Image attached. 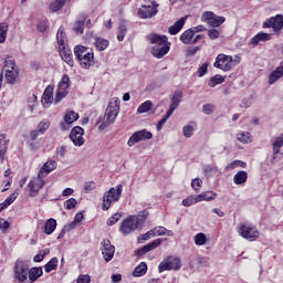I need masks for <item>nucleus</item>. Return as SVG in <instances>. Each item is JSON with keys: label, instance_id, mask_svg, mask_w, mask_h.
Returning a JSON list of instances; mask_svg holds the SVG:
<instances>
[{"label": "nucleus", "instance_id": "nucleus-48", "mask_svg": "<svg viewBox=\"0 0 283 283\" xmlns=\"http://www.w3.org/2000/svg\"><path fill=\"white\" fill-rule=\"evenodd\" d=\"M7 36H8V24L1 23L0 24V43H6Z\"/></svg>", "mask_w": 283, "mask_h": 283}, {"label": "nucleus", "instance_id": "nucleus-31", "mask_svg": "<svg viewBox=\"0 0 283 283\" xmlns=\"http://www.w3.org/2000/svg\"><path fill=\"white\" fill-rule=\"evenodd\" d=\"M4 78L9 85H14V83H17V78H19V70H7Z\"/></svg>", "mask_w": 283, "mask_h": 283}, {"label": "nucleus", "instance_id": "nucleus-6", "mask_svg": "<svg viewBox=\"0 0 283 283\" xmlns=\"http://www.w3.org/2000/svg\"><path fill=\"white\" fill-rule=\"evenodd\" d=\"M123 195V185H117L115 188H111L103 197V211H107L112 207L113 202H118Z\"/></svg>", "mask_w": 283, "mask_h": 283}, {"label": "nucleus", "instance_id": "nucleus-9", "mask_svg": "<svg viewBox=\"0 0 283 283\" xmlns=\"http://www.w3.org/2000/svg\"><path fill=\"white\" fill-rule=\"evenodd\" d=\"M40 174H38V177H32L28 184L29 189V196L30 198H36L39 196V192L41 191L42 187H45V180L43 179Z\"/></svg>", "mask_w": 283, "mask_h": 283}, {"label": "nucleus", "instance_id": "nucleus-8", "mask_svg": "<svg viewBox=\"0 0 283 283\" xmlns=\"http://www.w3.org/2000/svg\"><path fill=\"white\" fill-rule=\"evenodd\" d=\"M213 67L222 72H231L233 67V56L220 53L217 55Z\"/></svg>", "mask_w": 283, "mask_h": 283}, {"label": "nucleus", "instance_id": "nucleus-11", "mask_svg": "<svg viewBox=\"0 0 283 283\" xmlns=\"http://www.w3.org/2000/svg\"><path fill=\"white\" fill-rule=\"evenodd\" d=\"M201 21L208 23V25H211L212 28H220L227 19L224 17L216 15L212 11H206L201 15Z\"/></svg>", "mask_w": 283, "mask_h": 283}, {"label": "nucleus", "instance_id": "nucleus-20", "mask_svg": "<svg viewBox=\"0 0 283 283\" xmlns=\"http://www.w3.org/2000/svg\"><path fill=\"white\" fill-rule=\"evenodd\" d=\"M60 56L62 57L70 67H74V60L72 57V50H70V46H62L59 49Z\"/></svg>", "mask_w": 283, "mask_h": 283}, {"label": "nucleus", "instance_id": "nucleus-58", "mask_svg": "<svg viewBox=\"0 0 283 283\" xmlns=\"http://www.w3.org/2000/svg\"><path fill=\"white\" fill-rule=\"evenodd\" d=\"M120 218H122V216L119 213H115L111 218H108L106 224L108 227H114V224H116V222H118V220H120Z\"/></svg>", "mask_w": 283, "mask_h": 283}, {"label": "nucleus", "instance_id": "nucleus-24", "mask_svg": "<svg viewBox=\"0 0 283 283\" xmlns=\"http://www.w3.org/2000/svg\"><path fill=\"white\" fill-rule=\"evenodd\" d=\"M52 101H54V87L49 85L42 94V103L43 105H50Z\"/></svg>", "mask_w": 283, "mask_h": 283}, {"label": "nucleus", "instance_id": "nucleus-63", "mask_svg": "<svg viewBox=\"0 0 283 283\" xmlns=\"http://www.w3.org/2000/svg\"><path fill=\"white\" fill-rule=\"evenodd\" d=\"M191 187L195 189V191H200V187H202V181L200 178H196L191 181Z\"/></svg>", "mask_w": 283, "mask_h": 283}, {"label": "nucleus", "instance_id": "nucleus-60", "mask_svg": "<svg viewBox=\"0 0 283 283\" xmlns=\"http://www.w3.org/2000/svg\"><path fill=\"white\" fill-rule=\"evenodd\" d=\"M208 36L212 41H216V39H220V31H218V29H210L208 31Z\"/></svg>", "mask_w": 283, "mask_h": 283}, {"label": "nucleus", "instance_id": "nucleus-13", "mask_svg": "<svg viewBox=\"0 0 283 283\" xmlns=\"http://www.w3.org/2000/svg\"><path fill=\"white\" fill-rule=\"evenodd\" d=\"M151 138H154L151 132L147 129L137 130L129 137L127 145L128 147H134L136 143H140V140H151Z\"/></svg>", "mask_w": 283, "mask_h": 283}, {"label": "nucleus", "instance_id": "nucleus-30", "mask_svg": "<svg viewBox=\"0 0 283 283\" xmlns=\"http://www.w3.org/2000/svg\"><path fill=\"white\" fill-rule=\"evenodd\" d=\"M197 198L199 200V202H211V200H216V198H218V193L213 192V191H205L201 192L200 195H197Z\"/></svg>", "mask_w": 283, "mask_h": 283}, {"label": "nucleus", "instance_id": "nucleus-40", "mask_svg": "<svg viewBox=\"0 0 283 283\" xmlns=\"http://www.w3.org/2000/svg\"><path fill=\"white\" fill-rule=\"evenodd\" d=\"M153 107L154 103H151V101H146L138 106L137 114H147V112H151Z\"/></svg>", "mask_w": 283, "mask_h": 283}, {"label": "nucleus", "instance_id": "nucleus-44", "mask_svg": "<svg viewBox=\"0 0 283 283\" xmlns=\"http://www.w3.org/2000/svg\"><path fill=\"white\" fill-rule=\"evenodd\" d=\"M198 202H200V200L198 199V195L189 196L182 200V206L192 207V205H198Z\"/></svg>", "mask_w": 283, "mask_h": 283}, {"label": "nucleus", "instance_id": "nucleus-35", "mask_svg": "<svg viewBox=\"0 0 283 283\" xmlns=\"http://www.w3.org/2000/svg\"><path fill=\"white\" fill-rule=\"evenodd\" d=\"M59 269V259L56 256L52 258L45 265V273H52V271H56Z\"/></svg>", "mask_w": 283, "mask_h": 283}, {"label": "nucleus", "instance_id": "nucleus-51", "mask_svg": "<svg viewBox=\"0 0 283 283\" xmlns=\"http://www.w3.org/2000/svg\"><path fill=\"white\" fill-rule=\"evenodd\" d=\"M160 244H163V239H156L151 242H149L148 244H146V249L149 251H154V249H158V247H160Z\"/></svg>", "mask_w": 283, "mask_h": 283}, {"label": "nucleus", "instance_id": "nucleus-29", "mask_svg": "<svg viewBox=\"0 0 283 283\" xmlns=\"http://www.w3.org/2000/svg\"><path fill=\"white\" fill-rule=\"evenodd\" d=\"M247 180H249V174L244 170H240L233 176L234 185H244Z\"/></svg>", "mask_w": 283, "mask_h": 283}, {"label": "nucleus", "instance_id": "nucleus-18", "mask_svg": "<svg viewBox=\"0 0 283 283\" xmlns=\"http://www.w3.org/2000/svg\"><path fill=\"white\" fill-rule=\"evenodd\" d=\"M158 14V9L151 8V6L143 4L142 8L137 10V17L139 19H154Z\"/></svg>", "mask_w": 283, "mask_h": 283}, {"label": "nucleus", "instance_id": "nucleus-50", "mask_svg": "<svg viewBox=\"0 0 283 283\" xmlns=\"http://www.w3.org/2000/svg\"><path fill=\"white\" fill-rule=\"evenodd\" d=\"M238 167H241L242 169H247V163L242 160H234L229 166L228 169H238Z\"/></svg>", "mask_w": 283, "mask_h": 283}, {"label": "nucleus", "instance_id": "nucleus-32", "mask_svg": "<svg viewBox=\"0 0 283 283\" xmlns=\"http://www.w3.org/2000/svg\"><path fill=\"white\" fill-rule=\"evenodd\" d=\"M54 231H56V219H49L46 220L45 224H44V233L46 235H52V233H54Z\"/></svg>", "mask_w": 283, "mask_h": 283}, {"label": "nucleus", "instance_id": "nucleus-43", "mask_svg": "<svg viewBox=\"0 0 283 283\" xmlns=\"http://www.w3.org/2000/svg\"><path fill=\"white\" fill-rule=\"evenodd\" d=\"M222 83H224V76L217 74L210 78L208 85L209 87H216V85H222Z\"/></svg>", "mask_w": 283, "mask_h": 283}, {"label": "nucleus", "instance_id": "nucleus-62", "mask_svg": "<svg viewBox=\"0 0 283 283\" xmlns=\"http://www.w3.org/2000/svg\"><path fill=\"white\" fill-rule=\"evenodd\" d=\"M4 66L8 67L7 70H10V71L19 70L17 69V62H14V60H6Z\"/></svg>", "mask_w": 283, "mask_h": 283}, {"label": "nucleus", "instance_id": "nucleus-54", "mask_svg": "<svg viewBox=\"0 0 283 283\" xmlns=\"http://www.w3.org/2000/svg\"><path fill=\"white\" fill-rule=\"evenodd\" d=\"M27 145L30 151H39V148L41 147V143H39V140H27Z\"/></svg>", "mask_w": 283, "mask_h": 283}, {"label": "nucleus", "instance_id": "nucleus-38", "mask_svg": "<svg viewBox=\"0 0 283 283\" xmlns=\"http://www.w3.org/2000/svg\"><path fill=\"white\" fill-rule=\"evenodd\" d=\"M8 139H6V135H0V158H3L6 154H8Z\"/></svg>", "mask_w": 283, "mask_h": 283}, {"label": "nucleus", "instance_id": "nucleus-55", "mask_svg": "<svg viewBox=\"0 0 283 283\" xmlns=\"http://www.w3.org/2000/svg\"><path fill=\"white\" fill-rule=\"evenodd\" d=\"M76 205H78V201H76L75 198H70L69 200H66L64 202V208L67 210V211H71V209H74L76 207Z\"/></svg>", "mask_w": 283, "mask_h": 283}, {"label": "nucleus", "instance_id": "nucleus-39", "mask_svg": "<svg viewBox=\"0 0 283 283\" xmlns=\"http://www.w3.org/2000/svg\"><path fill=\"white\" fill-rule=\"evenodd\" d=\"M66 1L67 0H54L49 4V10H51V12H59V10L65 6Z\"/></svg>", "mask_w": 283, "mask_h": 283}, {"label": "nucleus", "instance_id": "nucleus-3", "mask_svg": "<svg viewBox=\"0 0 283 283\" xmlns=\"http://www.w3.org/2000/svg\"><path fill=\"white\" fill-rule=\"evenodd\" d=\"M74 55L83 70H90L94 65V50L84 45H76L74 48Z\"/></svg>", "mask_w": 283, "mask_h": 283}, {"label": "nucleus", "instance_id": "nucleus-52", "mask_svg": "<svg viewBox=\"0 0 283 283\" xmlns=\"http://www.w3.org/2000/svg\"><path fill=\"white\" fill-rule=\"evenodd\" d=\"M237 139L239 143H249V140H251V133L241 132L237 134Z\"/></svg>", "mask_w": 283, "mask_h": 283}, {"label": "nucleus", "instance_id": "nucleus-23", "mask_svg": "<svg viewBox=\"0 0 283 283\" xmlns=\"http://www.w3.org/2000/svg\"><path fill=\"white\" fill-rule=\"evenodd\" d=\"M56 167H57L56 160L50 159L42 166L41 170L39 171V175L45 178V176H48L49 174H52V171H54Z\"/></svg>", "mask_w": 283, "mask_h": 283}, {"label": "nucleus", "instance_id": "nucleus-5", "mask_svg": "<svg viewBox=\"0 0 283 283\" xmlns=\"http://www.w3.org/2000/svg\"><path fill=\"white\" fill-rule=\"evenodd\" d=\"M237 231L243 240H248V242H255L258 238H260V231L258 227L253 226V223H239L237 227Z\"/></svg>", "mask_w": 283, "mask_h": 283}, {"label": "nucleus", "instance_id": "nucleus-49", "mask_svg": "<svg viewBox=\"0 0 283 283\" xmlns=\"http://www.w3.org/2000/svg\"><path fill=\"white\" fill-rule=\"evenodd\" d=\"M66 96H67V91L57 88L55 98H54V104L56 105L61 103V99L65 98Z\"/></svg>", "mask_w": 283, "mask_h": 283}, {"label": "nucleus", "instance_id": "nucleus-1", "mask_svg": "<svg viewBox=\"0 0 283 283\" xmlns=\"http://www.w3.org/2000/svg\"><path fill=\"white\" fill-rule=\"evenodd\" d=\"M147 39L154 45L150 54H153L155 59H163L166 56V54H169V50H171V43L168 41L167 35L151 33L147 36Z\"/></svg>", "mask_w": 283, "mask_h": 283}, {"label": "nucleus", "instance_id": "nucleus-19", "mask_svg": "<svg viewBox=\"0 0 283 283\" xmlns=\"http://www.w3.org/2000/svg\"><path fill=\"white\" fill-rule=\"evenodd\" d=\"M87 21V13L81 12L76 17L74 27H73V32L75 34H83L85 32V22Z\"/></svg>", "mask_w": 283, "mask_h": 283}, {"label": "nucleus", "instance_id": "nucleus-56", "mask_svg": "<svg viewBox=\"0 0 283 283\" xmlns=\"http://www.w3.org/2000/svg\"><path fill=\"white\" fill-rule=\"evenodd\" d=\"M209 72V62L203 63L197 71L199 78H202Z\"/></svg>", "mask_w": 283, "mask_h": 283}, {"label": "nucleus", "instance_id": "nucleus-15", "mask_svg": "<svg viewBox=\"0 0 283 283\" xmlns=\"http://www.w3.org/2000/svg\"><path fill=\"white\" fill-rule=\"evenodd\" d=\"M85 130L81 126H75L71 129L70 139L75 147H83V145H85V139L83 138Z\"/></svg>", "mask_w": 283, "mask_h": 283}, {"label": "nucleus", "instance_id": "nucleus-37", "mask_svg": "<svg viewBox=\"0 0 283 283\" xmlns=\"http://www.w3.org/2000/svg\"><path fill=\"white\" fill-rule=\"evenodd\" d=\"M154 233H155V238L156 235H168L169 238L174 237V231L171 230H167V228L163 227V226H157L153 229Z\"/></svg>", "mask_w": 283, "mask_h": 283}, {"label": "nucleus", "instance_id": "nucleus-59", "mask_svg": "<svg viewBox=\"0 0 283 283\" xmlns=\"http://www.w3.org/2000/svg\"><path fill=\"white\" fill-rule=\"evenodd\" d=\"M67 153V147L65 146H60L56 148L55 154L56 158H65V154Z\"/></svg>", "mask_w": 283, "mask_h": 283}, {"label": "nucleus", "instance_id": "nucleus-7", "mask_svg": "<svg viewBox=\"0 0 283 283\" xmlns=\"http://www.w3.org/2000/svg\"><path fill=\"white\" fill-rule=\"evenodd\" d=\"M181 268L182 263L180 258L170 255L159 263L158 271L159 273H164V271H180Z\"/></svg>", "mask_w": 283, "mask_h": 283}, {"label": "nucleus", "instance_id": "nucleus-10", "mask_svg": "<svg viewBox=\"0 0 283 283\" xmlns=\"http://www.w3.org/2000/svg\"><path fill=\"white\" fill-rule=\"evenodd\" d=\"M262 28H272L274 34H276V36H280L283 30V14H276L274 17H271L269 20L263 22Z\"/></svg>", "mask_w": 283, "mask_h": 283}, {"label": "nucleus", "instance_id": "nucleus-14", "mask_svg": "<svg viewBox=\"0 0 283 283\" xmlns=\"http://www.w3.org/2000/svg\"><path fill=\"white\" fill-rule=\"evenodd\" d=\"M101 247L105 262H112V260H114V253H116V248L112 245V241H109V239H104L101 242Z\"/></svg>", "mask_w": 283, "mask_h": 283}, {"label": "nucleus", "instance_id": "nucleus-2", "mask_svg": "<svg viewBox=\"0 0 283 283\" xmlns=\"http://www.w3.org/2000/svg\"><path fill=\"white\" fill-rule=\"evenodd\" d=\"M119 113L120 102L118 101V98H113L107 105L105 116L99 117L97 120L99 132H103L104 129H107L109 125H113Z\"/></svg>", "mask_w": 283, "mask_h": 283}, {"label": "nucleus", "instance_id": "nucleus-16", "mask_svg": "<svg viewBox=\"0 0 283 283\" xmlns=\"http://www.w3.org/2000/svg\"><path fill=\"white\" fill-rule=\"evenodd\" d=\"M78 118V113L70 111L64 115V122L60 124V129L62 132H67L72 127V123H76Z\"/></svg>", "mask_w": 283, "mask_h": 283}, {"label": "nucleus", "instance_id": "nucleus-33", "mask_svg": "<svg viewBox=\"0 0 283 283\" xmlns=\"http://www.w3.org/2000/svg\"><path fill=\"white\" fill-rule=\"evenodd\" d=\"M147 273V263L142 262L139 263L133 271L134 277H143Z\"/></svg>", "mask_w": 283, "mask_h": 283}, {"label": "nucleus", "instance_id": "nucleus-26", "mask_svg": "<svg viewBox=\"0 0 283 283\" xmlns=\"http://www.w3.org/2000/svg\"><path fill=\"white\" fill-rule=\"evenodd\" d=\"M147 218H149V211H147V209L139 211L138 214L135 216V222L139 229H143V226L147 222Z\"/></svg>", "mask_w": 283, "mask_h": 283}, {"label": "nucleus", "instance_id": "nucleus-36", "mask_svg": "<svg viewBox=\"0 0 283 283\" xmlns=\"http://www.w3.org/2000/svg\"><path fill=\"white\" fill-rule=\"evenodd\" d=\"M282 76H283V72L276 67L269 75V84L273 85L274 83H277V81H280V78H282Z\"/></svg>", "mask_w": 283, "mask_h": 283}, {"label": "nucleus", "instance_id": "nucleus-42", "mask_svg": "<svg viewBox=\"0 0 283 283\" xmlns=\"http://www.w3.org/2000/svg\"><path fill=\"white\" fill-rule=\"evenodd\" d=\"M127 35V25L125 22H120L117 30V40L125 41V36Z\"/></svg>", "mask_w": 283, "mask_h": 283}, {"label": "nucleus", "instance_id": "nucleus-34", "mask_svg": "<svg viewBox=\"0 0 283 283\" xmlns=\"http://www.w3.org/2000/svg\"><path fill=\"white\" fill-rule=\"evenodd\" d=\"M95 48L98 52H105L106 48H109V40L103 38L95 39Z\"/></svg>", "mask_w": 283, "mask_h": 283}, {"label": "nucleus", "instance_id": "nucleus-46", "mask_svg": "<svg viewBox=\"0 0 283 283\" xmlns=\"http://www.w3.org/2000/svg\"><path fill=\"white\" fill-rule=\"evenodd\" d=\"M273 147V154H280V150L283 147V138L282 137H276L275 140L272 144Z\"/></svg>", "mask_w": 283, "mask_h": 283}, {"label": "nucleus", "instance_id": "nucleus-25", "mask_svg": "<svg viewBox=\"0 0 283 283\" xmlns=\"http://www.w3.org/2000/svg\"><path fill=\"white\" fill-rule=\"evenodd\" d=\"M193 36H196V33H193V29H188L180 35L179 41H181V43H184L185 45H191Z\"/></svg>", "mask_w": 283, "mask_h": 283}, {"label": "nucleus", "instance_id": "nucleus-57", "mask_svg": "<svg viewBox=\"0 0 283 283\" xmlns=\"http://www.w3.org/2000/svg\"><path fill=\"white\" fill-rule=\"evenodd\" d=\"M182 134L186 138H191L193 136V126L191 125L184 126Z\"/></svg>", "mask_w": 283, "mask_h": 283}, {"label": "nucleus", "instance_id": "nucleus-21", "mask_svg": "<svg viewBox=\"0 0 283 283\" xmlns=\"http://www.w3.org/2000/svg\"><path fill=\"white\" fill-rule=\"evenodd\" d=\"M272 36L273 35L271 33L259 32L250 40V45H260L261 42L271 41Z\"/></svg>", "mask_w": 283, "mask_h": 283}, {"label": "nucleus", "instance_id": "nucleus-47", "mask_svg": "<svg viewBox=\"0 0 283 283\" xmlns=\"http://www.w3.org/2000/svg\"><path fill=\"white\" fill-rule=\"evenodd\" d=\"M59 88L65 90V91L70 88V75L67 74L63 75L62 80L59 83Z\"/></svg>", "mask_w": 283, "mask_h": 283}, {"label": "nucleus", "instance_id": "nucleus-61", "mask_svg": "<svg viewBox=\"0 0 283 283\" xmlns=\"http://www.w3.org/2000/svg\"><path fill=\"white\" fill-rule=\"evenodd\" d=\"M147 253H149V250H147L146 245H144L140 249L135 250L136 258H143L144 255H147Z\"/></svg>", "mask_w": 283, "mask_h": 283}, {"label": "nucleus", "instance_id": "nucleus-22", "mask_svg": "<svg viewBox=\"0 0 283 283\" xmlns=\"http://www.w3.org/2000/svg\"><path fill=\"white\" fill-rule=\"evenodd\" d=\"M187 21V17H182L179 20H177L174 25H170L168 28V34H171V36H176V34H178V32H180V30H182V28H185V23Z\"/></svg>", "mask_w": 283, "mask_h": 283}, {"label": "nucleus", "instance_id": "nucleus-53", "mask_svg": "<svg viewBox=\"0 0 283 283\" xmlns=\"http://www.w3.org/2000/svg\"><path fill=\"white\" fill-rule=\"evenodd\" d=\"M218 171V167L211 166V165H206L203 166V172L206 176L211 177L213 174Z\"/></svg>", "mask_w": 283, "mask_h": 283}, {"label": "nucleus", "instance_id": "nucleus-41", "mask_svg": "<svg viewBox=\"0 0 283 283\" xmlns=\"http://www.w3.org/2000/svg\"><path fill=\"white\" fill-rule=\"evenodd\" d=\"M48 129H50V120L44 119L42 122H40L38 124V127L35 128V130L43 136V134H45V132H48Z\"/></svg>", "mask_w": 283, "mask_h": 283}, {"label": "nucleus", "instance_id": "nucleus-45", "mask_svg": "<svg viewBox=\"0 0 283 283\" xmlns=\"http://www.w3.org/2000/svg\"><path fill=\"white\" fill-rule=\"evenodd\" d=\"M195 244L197 247H205L207 244V234L199 232L195 235Z\"/></svg>", "mask_w": 283, "mask_h": 283}, {"label": "nucleus", "instance_id": "nucleus-28", "mask_svg": "<svg viewBox=\"0 0 283 283\" xmlns=\"http://www.w3.org/2000/svg\"><path fill=\"white\" fill-rule=\"evenodd\" d=\"M56 41H57L59 49L67 46V36L65 35V30L63 29V27H61L57 30Z\"/></svg>", "mask_w": 283, "mask_h": 283}, {"label": "nucleus", "instance_id": "nucleus-17", "mask_svg": "<svg viewBox=\"0 0 283 283\" xmlns=\"http://www.w3.org/2000/svg\"><path fill=\"white\" fill-rule=\"evenodd\" d=\"M182 91H176L172 96L170 97V105L169 108L167 111L168 116H172L174 112H176V109H178V106L180 105V103H182Z\"/></svg>", "mask_w": 283, "mask_h": 283}, {"label": "nucleus", "instance_id": "nucleus-4", "mask_svg": "<svg viewBox=\"0 0 283 283\" xmlns=\"http://www.w3.org/2000/svg\"><path fill=\"white\" fill-rule=\"evenodd\" d=\"M30 273V263L25 260L18 259L13 265V282L24 283Z\"/></svg>", "mask_w": 283, "mask_h": 283}, {"label": "nucleus", "instance_id": "nucleus-27", "mask_svg": "<svg viewBox=\"0 0 283 283\" xmlns=\"http://www.w3.org/2000/svg\"><path fill=\"white\" fill-rule=\"evenodd\" d=\"M43 276V268H31L29 266V280L31 283L36 282L39 277Z\"/></svg>", "mask_w": 283, "mask_h": 283}, {"label": "nucleus", "instance_id": "nucleus-12", "mask_svg": "<svg viewBox=\"0 0 283 283\" xmlns=\"http://www.w3.org/2000/svg\"><path fill=\"white\" fill-rule=\"evenodd\" d=\"M136 229H140L136 223V216H128L119 227V231L123 235H129V233H134Z\"/></svg>", "mask_w": 283, "mask_h": 283}, {"label": "nucleus", "instance_id": "nucleus-64", "mask_svg": "<svg viewBox=\"0 0 283 283\" xmlns=\"http://www.w3.org/2000/svg\"><path fill=\"white\" fill-rule=\"evenodd\" d=\"M90 282H92V279L87 274H81L77 277V283H90Z\"/></svg>", "mask_w": 283, "mask_h": 283}]
</instances>
